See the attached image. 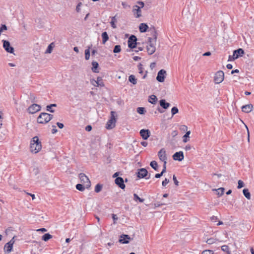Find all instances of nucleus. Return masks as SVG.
Masks as SVG:
<instances>
[{
	"label": "nucleus",
	"mask_w": 254,
	"mask_h": 254,
	"mask_svg": "<svg viewBox=\"0 0 254 254\" xmlns=\"http://www.w3.org/2000/svg\"><path fill=\"white\" fill-rule=\"evenodd\" d=\"M152 36L153 38L149 37L148 38L147 43L149 45L146 47L147 51L150 55L153 54L156 50L155 43L157 39V32L154 27L152 30Z\"/></svg>",
	"instance_id": "obj_1"
},
{
	"label": "nucleus",
	"mask_w": 254,
	"mask_h": 254,
	"mask_svg": "<svg viewBox=\"0 0 254 254\" xmlns=\"http://www.w3.org/2000/svg\"><path fill=\"white\" fill-rule=\"evenodd\" d=\"M42 148V144L38 136H35L32 138L30 141V150L34 153L39 152Z\"/></svg>",
	"instance_id": "obj_2"
},
{
	"label": "nucleus",
	"mask_w": 254,
	"mask_h": 254,
	"mask_svg": "<svg viewBox=\"0 0 254 254\" xmlns=\"http://www.w3.org/2000/svg\"><path fill=\"white\" fill-rule=\"evenodd\" d=\"M111 117L110 120L107 122L106 127L108 129H111L115 127V123L116 119L114 115L116 114L115 112L111 111Z\"/></svg>",
	"instance_id": "obj_3"
},
{
	"label": "nucleus",
	"mask_w": 254,
	"mask_h": 254,
	"mask_svg": "<svg viewBox=\"0 0 254 254\" xmlns=\"http://www.w3.org/2000/svg\"><path fill=\"white\" fill-rule=\"evenodd\" d=\"M136 41V37L135 35H131L128 39V47L130 49H132L136 48V46L139 44V43H137Z\"/></svg>",
	"instance_id": "obj_4"
},
{
	"label": "nucleus",
	"mask_w": 254,
	"mask_h": 254,
	"mask_svg": "<svg viewBox=\"0 0 254 254\" xmlns=\"http://www.w3.org/2000/svg\"><path fill=\"white\" fill-rule=\"evenodd\" d=\"M79 178L81 182L85 186L86 188L89 189L91 186V182L89 178L84 173L79 174Z\"/></svg>",
	"instance_id": "obj_5"
},
{
	"label": "nucleus",
	"mask_w": 254,
	"mask_h": 254,
	"mask_svg": "<svg viewBox=\"0 0 254 254\" xmlns=\"http://www.w3.org/2000/svg\"><path fill=\"white\" fill-rule=\"evenodd\" d=\"M137 177L139 179L144 178L149 179L150 178V174L148 176V171L145 168H141L138 170L136 173Z\"/></svg>",
	"instance_id": "obj_6"
},
{
	"label": "nucleus",
	"mask_w": 254,
	"mask_h": 254,
	"mask_svg": "<svg viewBox=\"0 0 254 254\" xmlns=\"http://www.w3.org/2000/svg\"><path fill=\"white\" fill-rule=\"evenodd\" d=\"M224 78V73L222 70L216 72L214 77V81L215 83L219 84L221 83Z\"/></svg>",
	"instance_id": "obj_7"
},
{
	"label": "nucleus",
	"mask_w": 254,
	"mask_h": 254,
	"mask_svg": "<svg viewBox=\"0 0 254 254\" xmlns=\"http://www.w3.org/2000/svg\"><path fill=\"white\" fill-rule=\"evenodd\" d=\"M49 114L47 113H41L37 118V122L39 124H45L49 122L48 117Z\"/></svg>",
	"instance_id": "obj_8"
},
{
	"label": "nucleus",
	"mask_w": 254,
	"mask_h": 254,
	"mask_svg": "<svg viewBox=\"0 0 254 254\" xmlns=\"http://www.w3.org/2000/svg\"><path fill=\"white\" fill-rule=\"evenodd\" d=\"M2 42L3 43V47L7 52L11 54L14 53V48L10 46V44L9 41L3 40Z\"/></svg>",
	"instance_id": "obj_9"
},
{
	"label": "nucleus",
	"mask_w": 254,
	"mask_h": 254,
	"mask_svg": "<svg viewBox=\"0 0 254 254\" xmlns=\"http://www.w3.org/2000/svg\"><path fill=\"white\" fill-rule=\"evenodd\" d=\"M40 105L37 104H33L27 109V111L29 114H33L41 110Z\"/></svg>",
	"instance_id": "obj_10"
},
{
	"label": "nucleus",
	"mask_w": 254,
	"mask_h": 254,
	"mask_svg": "<svg viewBox=\"0 0 254 254\" xmlns=\"http://www.w3.org/2000/svg\"><path fill=\"white\" fill-rule=\"evenodd\" d=\"M245 54L244 50L242 48H239L233 51L232 56L233 61L239 58L240 57H242Z\"/></svg>",
	"instance_id": "obj_11"
},
{
	"label": "nucleus",
	"mask_w": 254,
	"mask_h": 254,
	"mask_svg": "<svg viewBox=\"0 0 254 254\" xmlns=\"http://www.w3.org/2000/svg\"><path fill=\"white\" fill-rule=\"evenodd\" d=\"M166 73L164 69L160 70L157 74L156 80L160 82H163L165 79V74Z\"/></svg>",
	"instance_id": "obj_12"
},
{
	"label": "nucleus",
	"mask_w": 254,
	"mask_h": 254,
	"mask_svg": "<svg viewBox=\"0 0 254 254\" xmlns=\"http://www.w3.org/2000/svg\"><path fill=\"white\" fill-rule=\"evenodd\" d=\"M115 184L121 189H125L126 185L124 184V180L123 178L119 177H117L115 180Z\"/></svg>",
	"instance_id": "obj_13"
},
{
	"label": "nucleus",
	"mask_w": 254,
	"mask_h": 254,
	"mask_svg": "<svg viewBox=\"0 0 254 254\" xmlns=\"http://www.w3.org/2000/svg\"><path fill=\"white\" fill-rule=\"evenodd\" d=\"M184 158V153L180 151L175 153L173 155V159L176 161H182Z\"/></svg>",
	"instance_id": "obj_14"
},
{
	"label": "nucleus",
	"mask_w": 254,
	"mask_h": 254,
	"mask_svg": "<svg viewBox=\"0 0 254 254\" xmlns=\"http://www.w3.org/2000/svg\"><path fill=\"white\" fill-rule=\"evenodd\" d=\"M91 83L95 86L103 87L104 86L102 78L101 77H98L97 80L94 79L91 80Z\"/></svg>",
	"instance_id": "obj_15"
},
{
	"label": "nucleus",
	"mask_w": 254,
	"mask_h": 254,
	"mask_svg": "<svg viewBox=\"0 0 254 254\" xmlns=\"http://www.w3.org/2000/svg\"><path fill=\"white\" fill-rule=\"evenodd\" d=\"M140 136L144 140H146L150 135V131L148 129H142L139 132Z\"/></svg>",
	"instance_id": "obj_16"
},
{
	"label": "nucleus",
	"mask_w": 254,
	"mask_h": 254,
	"mask_svg": "<svg viewBox=\"0 0 254 254\" xmlns=\"http://www.w3.org/2000/svg\"><path fill=\"white\" fill-rule=\"evenodd\" d=\"M163 149H161L158 153L159 158L160 160L163 161L164 163L165 162H167V157L166 155V152L165 150L163 151Z\"/></svg>",
	"instance_id": "obj_17"
},
{
	"label": "nucleus",
	"mask_w": 254,
	"mask_h": 254,
	"mask_svg": "<svg viewBox=\"0 0 254 254\" xmlns=\"http://www.w3.org/2000/svg\"><path fill=\"white\" fill-rule=\"evenodd\" d=\"M130 237L128 235L123 234L121 236L120 239H119V242L122 244H128Z\"/></svg>",
	"instance_id": "obj_18"
},
{
	"label": "nucleus",
	"mask_w": 254,
	"mask_h": 254,
	"mask_svg": "<svg viewBox=\"0 0 254 254\" xmlns=\"http://www.w3.org/2000/svg\"><path fill=\"white\" fill-rule=\"evenodd\" d=\"M12 248H13V246L11 245V243H10V244L8 243H6L5 244V245L4 246V248H3L4 254H8L9 253H10L12 251Z\"/></svg>",
	"instance_id": "obj_19"
},
{
	"label": "nucleus",
	"mask_w": 254,
	"mask_h": 254,
	"mask_svg": "<svg viewBox=\"0 0 254 254\" xmlns=\"http://www.w3.org/2000/svg\"><path fill=\"white\" fill-rule=\"evenodd\" d=\"M253 107V106L251 104L246 105L242 106V110L245 113H249L252 111Z\"/></svg>",
	"instance_id": "obj_20"
},
{
	"label": "nucleus",
	"mask_w": 254,
	"mask_h": 254,
	"mask_svg": "<svg viewBox=\"0 0 254 254\" xmlns=\"http://www.w3.org/2000/svg\"><path fill=\"white\" fill-rule=\"evenodd\" d=\"M159 104L160 106L164 109H168L170 106V104L168 102H166L165 99L160 100L159 101Z\"/></svg>",
	"instance_id": "obj_21"
},
{
	"label": "nucleus",
	"mask_w": 254,
	"mask_h": 254,
	"mask_svg": "<svg viewBox=\"0 0 254 254\" xmlns=\"http://www.w3.org/2000/svg\"><path fill=\"white\" fill-rule=\"evenodd\" d=\"M148 28V26L147 25V24L144 23H141V24H140L139 26V31L141 33L145 32L147 31Z\"/></svg>",
	"instance_id": "obj_22"
},
{
	"label": "nucleus",
	"mask_w": 254,
	"mask_h": 254,
	"mask_svg": "<svg viewBox=\"0 0 254 254\" xmlns=\"http://www.w3.org/2000/svg\"><path fill=\"white\" fill-rule=\"evenodd\" d=\"M148 102L152 104H155L157 101V98L154 95H151L149 96Z\"/></svg>",
	"instance_id": "obj_23"
},
{
	"label": "nucleus",
	"mask_w": 254,
	"mask_h": 254,
	"mask_svg": "<svg viewBox=\"0 0 254 254\" xmlns=\"http://www.w3.org/2000/svg\"><path fill=\"white\" fill-rule=\"evenodd\" d=\"M92 70L94 72H99L98 70V68L99 67V64L97 62L93 61L92 63Z\"/></svg>",
	"instance_id": "obj_24"
},
{
	"label": "nucleus",
	"mask_w": 254,
	"mask_h": 254,
	"mask_svg": "<svg viewBox=\"0 0 254 254\" xmlns=\"http://www.w3.org/2000/svg\"><path fill=\"white\" fill-rule=\"evenodd\" d=\"M101 36L102 38V43L104 44L109 40V36L107 32H103L102 33Z\"/></svg>",
	"instance_id": "obj_25"
},
{
	"label": "nucleus",
	"mask_w": 254,
	"mask_h": 254,
	"mask_svg": "<svg viewBox=\"0 0 254 254\" xmlns=\"http://www.w3.org/2000/svg\"><path fill=\"white\" fill-rule=\"evenodd\" d=\"M128 81L133 85H135L137 83V79L135 78V76L132 74L129 76Z\"/></svg>",
	"instance_id": "obj_26"
},
{
	"label": "nucleus",
	"mask_w": 254,
	"mask_h": 254,
	"mask_svg": "<svg viewBox=\"0 0 254 254\" xmlns=\"http://www.w3.org/2000/svg\"><path fill=\"white\" fill-rule=\"evenodd\" d=\"M56 104H52L49 105H47L46 107V110L51 113H54L55 112L54 110L52 109V107H57Z\"/></svg>",
	"instance_id": "obj_27"
},
{
	"label": "nucleus",
	"mask_w": 254,
	"mask_h": 254,
	"mask_svg": "<svg viewBox=\"0 0 254 254\" xmlns=\"http://www.w3.org/2000/svg\"><path fill=\"white\" fill-rule=\"evenodd\" d=\"M55 45L53 42L51 43L47 47V49L45 52L46 54H50L52 53L53 48L54 47Z\"/></svg>",
	"instance_id": "obj_28"
},
{
	"label": "nucleus",
	"mask_w": 254,
	"mask_h": 254,
	"mask_svg": "<svg viewBox=\"0 0 254 254\" xmlns=\"http://www.w3.org/2000/svg\"><path fill=\"white\" fill-rule=\"evenodd\" d=\"M190 131H187L186 133V134L183 136V142H187L189 140L190 138Z\"/></svg>",
	"instance_id": "obj_29"
},
{
	"label": "nucleus",
	"mask_w": 254,
	"mask_h": 254,
	"mask_svg": "<svg viewBox=\"0 0 254 254\" xmlns=\"http://www.w3.org/2000/svg\"><path fill=\"white\" fill-rule=\"evenodd\" d=\"M243 194L248 199L251 198V194L248 189H244L243 190Z\"/></svg>",
	"instance_id": "obj_30"
},
{
	"label": "nucleus",
	"mask_w": 254,
	"mask_h": 254,
	"mask_svg": "<svg viewBox=\"0 0 254 254\" xmlns=\"http://www.w3.org/2000/svg\"><path fill=\"white\" fill-rule=\"evenodd\" d=\"M150 166L155 171H158V165L156 161H152L150 163Z\"/></svg>",
	"instance_id": "obj_31"
},
{
	"label": "nucleus",
	"mask_w": 254,
	"mask_h": 254,
	"mask_svg": "<svg viewBox=\"0 0 254 254\" xmlns=\"http://www.w3.org/2000/svg\"><path fill=\"white\" fill-rule=\"evenodd\" d=\"M111 18V21L110 22L111 26L113 28H116L117 27L116 25L115 24L116 22H117V19H116V15L114 16H112Z\"/></svg>",
	"instance_id": "obj_32"
},
{
	"label": "nucleus",
	"mask_w": 254,
	"mask_h": 254,
	"mask_svg": "<svg viewBox=\"0 0 254 254\" xmlns=\"http://www.w3.org/2000/svg\"><path fill=\"white\" fill-rule=\"evenodd\" d=\"M52 238V236L49 233L44 234L42 238V240L46 242Z\"/></svg>",
	"instance_id": "obj_33"
},
{
	"label": "nucleus",
	"mask_w": 254,
	"mask_h": 254,
	"mask_svg": "<svg viewBox=\"0 0 254 254\" xmlns=\"http://www.w3.org/2000/svg\"><path fill=\"white\" fill-rule=\"evenodd\" d=\"M103 184H97L95 187V191L96 193H99V192H100L103 188Z\"/></svg>",
	"instance_id": "obj_34"
},
{
	"label": "nucleus",
	"mask_w": 254,
	"mask_h": 254,
	"mask_svg": "<svg viewBox=\"0 0 254 254\" xmlns=\"http://www.w3.org/2000/svg\"><path fill=\"white\" fill-rule=\"evenodd\" d=\"M76 189L79 191H83L86 188L83 184H78L75 186Z\"/></svg>",
	"instance_id": "obj_35"
},
{
	"label": "nucleus",
	"mask_w": 254,
	"mask_h": 254,
	"mask_svg": "<svg viewBox=\"0 0 254 254\" xmlns=\"http://www.w3.org/2000/svg\"><path fill=\"white\" fill-rule=\"evenodd\" d=\"M135 6L136 7H137V9H133V11H134V13H136V17H139L140 16H141V10H140V8L138 6H137V5H135Z\"/></svg>",
	"instance_id": "obj_36"
},
{
	"label": "nucleus",
	"mask_w": 254,
	"mask_h": 254,
	"mask_svg": "<svg viewBox=\"0 0 254 254\" xmlns=\"http://www.w3.org/2000/svg\"><path fill=\"white\" fill-rule=\"evenodd\" d=\"M137 112L140 115H143L145 114L146 110L144 107H138L137 108Z\"/></svg>",
	"instance_id": "obj_37"
},
{
	"label": "nucleus",
	"mask_w": 254,
	"mask_h": 254,
	"mask_svg": "<svg viewBox=\"0 0 254 254\" xmlns=\"http://www.w3.org/2000/svg\"><path fill=\"white\" fill-rule=\"evenodd\" d=\"M133 199L135 201L138 200L140 202H143L144 199L139 197L136 193L133 194Z\"/></svg>",
	"instance_id": "obj_38"
},
{
	"label": "nucleus",
	"mask_w": 254,
	"mask_h": 254,
	"mask_svg": "<svg viewBox=\"0 0 254 254\" xmlns=\"http://www.w3.org/2000/svg\"><path fill=\"white\" fill-rule=\"evenodd\" d=\"M90 48L87 49L85 50V59L86 60H88L90 58Z\"/></svg>",
	"instance_id": "obj_39"
},
{
	"label": "nucleus",
	"mask_w": 254,
	"mask_h": 254,
	"mask_svg": "<svg viewBox=\"0 0 254 254\" xmlns=\"http://www.w3.org/2000/svg\"><path fill=\"white\" fill-rule=\"evenodd\" d=\"M121 51V48L120 45H116L114 47L113 52L114 53H118L120 52Z\"/></svg>",
	"instance_id": "obj_40"
},
{
	"label": "nucleus",
	"mask_w": 254,
	"mask_h": 254,
	"mask_svg": "<svg viewBox=\"0 0 254 254\" xmlns=\"http://www.w3.org/2000/svg\"><path fill=\"white\" fill-rule=\"evenodd\" d=\"M217 192L218 195L219 196L222 195L224 192V189L223 188H220L218 189L215 190Z\"/></svg>",
	"instance_id": "obj_41"
},
{
	"label": "nucleus",
	"mask_w": 254,
	"mask_h": 254,
	"mask_svg": "<svg viewBox=\"0 0 254 254\" xmlns=\"http://www.w3.org/2000/svg\"><path fill=\"white\" fill-rule=\"evenodd\" d=\"M179 112V110L177 107H174L171 109L172 116H173Z\"/></svg>",
	"instance_id": "obj_42"
},
{
	"label": "nucleus",
	"mask_w": 254,
	"mask_h": 254,
	"mask_svg": "<svg viewBox=\"0 0 254 254\" xmlns=\"http://www.w3.org/2000/svg\"><path fill=\"white\" fill-rule=\"evenodd\" d=\"M221 250L222 251L226 252L227 254L230 252L229 247L227 245H223L221 247Z\"/></svg>",
	"instance_id": "obj_43"
},
{
	"label": "nucleus",
	"mask_w": 254,
	"mask_h": 254,
	"mask_svg": "<svg viewBox=\"0 0 254 254\" xmlns=\"http://www.w3.org/2000/svg\"><path fill=\"white\" fill-rule=\"evenodd\" d=\"M29 98L33 103L37 102L36 98L33 94H30Z\"/></svg>",
	"instance_id": "obj_44"
},
{
	"label": "nucleus",
	"mask_w": 254,
	"mask_h": 254,
	"mask_svg": "<svg viewBox=\"0 0 254 254\" xmlns=\"http://www.w3.org/2000/svg\"><path fill=\"white\" fill-rule=\"evenodd\" d=\"M243 187H244V182L241 180H239L238 181V185L237 186V188L239 189L243 188Z\"/></svg>",
	"instance_id": "obj_45"
},
{
	"label": "nucleus",
	"mask_w": 254,
	"mask_h": 254,
	"mask_svg": "<svg viewBox=\"0 0 254 254\" xmlns=\"http://www.w3.org/2000/svg\"><path fill=\"white\" fill-rule=\"evenodd\" d=\"M214 254V253H213V251L208 250H204L201 253V254Z\"/></svg>",
	"instance_id": "obj_46"
},
{
	"label": "nucleus",
	"mask_w": 254,
	"mask_h": 254,
	"mask_svg": "<svg viewBox=\"0 0 254 254\" xmlns=\"http://www.w3.org/2000/svg\"><path fill=\"white\" fill-rule=\"evenodd\" d=\"M82 5V2H79L77 6H76V11L77 12H80V6Z\"/></svg>",
	"instance_id": "obj_47"
},
{
	"label": "nucleus",
	"mask_w": 254,
	"mask_h": 254,
	"mask_svg": "<svg viewBox=\"0 0 254 254\" xmlns=\"http://www.w3.org/2000/svg\"><path fill=\"white\" fill-rule=\"evenodd\" d=\"M142 66V65L140 63L138 65L139 73L141 74L143 73V68Z\"/></svg>",
	"instance_id": "obj_48"
},
{
	"label": "nucleus",
	"mask_w": 254,
	"mask_h": 254,
	"mask_svg": "<svg viewBox=\"0 0 254 254\" xmlns=\"http://www.w3.org/2000/svg\"><path fill=\"white\" fill-rule=\"evenodd\" d=\"M169 182V180L167 178L162 181V184L163 187H165Z\"/></svg>",
	"instance_id": "obj_49"
},
{
	"label": "nucleus",
	"mask_w": 254,
	"mask_h": 254,
	"mask_svg": "<svg viewBox=\"0 0 254 254\" xmlns=\"http://www.w3.org/2000/svg\"><path fill=\"white\" fill-rule=\"evenodd\" d=\"M173 181H174V183L175 185H176V186H178L179 185V182L178 181V180L177 179V178H176V177L175 176V175H174L173 176Z\"/></svg>",
	"instance_id": "obj_50"
},
{
	"label": "nucleus",
	"mask_w": 254,
	"mask_h": 254,
	"mask_svg": "<svg viewBox=\"0 0 254 254\" xmlns=\"http://www.w3.org/2000/svg\"><path fill=\"white\" fill-rule=\"evenodd\" d=\"M52 127H53V129H52L51 130V132L53 134H55L56 133V132H57L58 131V130L56 128V126L55 125H53L52 126Z\"/></svg>",
	"instance_id": "obj_51"
},
{
	"label": "nucleus",
	"mask_w": 254,
	"mask_h": 254,
	"mask_svg": "<svg viewBox=\"0 0 254 254\" xmlns=\"http://www.w3.org/2000/svg\"><path fill=\"white\" fill-rule=\"evenodd\" d=\"M166 163H167V162H165V163H164L163 164V168L162 169V171H161V173H162L163 174L166 172Z\"/></svg>",
	"instance_id": "obj_52"
},
{
	"label": "nucleus",
	"mask_w": 254,
	"mask_h": 254,
	"mask_svg": "<svg viewBox=\"0 0 254 254\" xmlns=\"http://www.w3.org/2000/svg\"><path fill=\"white\" fill-rule=\"evenodd\" d=\"M92 127L91 125H88L85 127V130L87 131H90L92 130Z\"/></svg>",
	"instance_id": "obj_53"
},
{
	"label": "nucleus",
	"mask_w": 254,
	"mask_h": 254,
	"mask_svg": "<svg viewBox=\"0 0 254 254\" xmlns=\"http://www.w3.org/2000/svg\"><path fill=\"white\" fill-rule=\"evenodd\" d=\"M206 243L208 244H212L214 243V239H207V240L206 241Z\"/></svg>",
	"instance_id": "obj_54"
},
{
	"label": "nucleus",
	"mask_w": 254,
	"mask_h": 254,
	"mask_svg": "<svg viewBox=\"0 0 254 254\" xmlns=\"http://www.w3.org/2000/svg\"><path fill=\"white\" fill-rule=\"evenodd\" d=\"M57 125L61 129L63 128L64 127V124L63 123H61L59 122L57 123Z\"/></svg>",
	"instance_id": "obj_55"
},
{
	"label": "nucleus",
	"mask_w": 254,
	"mask_h": 254,
	"mask_svg": "<svg viewBox=\"0 0 254 254\" xmlns=\"http://www.w3.org/2000/svg\"><path fill=\"white\" fill-rule=\"evenodd\" d=\"M112 218L114 220V223H116V221L118 220V218L116 214H112Z\"/></svg>",
	"instance_id": "obj_56"
},
{
	"label": "nucleus",
	"mask_w": 254,
	"mask_h": 254,
	"mask_svg": "<svg viewBox=\"0 0 254 254\" xmlns=\"http://www.w3.org/2000/svg\"><path fill=\"white\" fill-rule=\"evenodd\" d=\"M177 134H178V131L177 130H174L171 133V135H172V136L173 137H175Z\"/></svg>",
	"instance_id": "obj_57"
},
{
	"label": "nucleus",
	"mask_w": 254,
	"mask_h": 254,
	"mask_svg": "<svg viewBox=\"0 0 254 254\" xmlns=\"http://www.w3.org/2000/svg\"><path fill=\"white\" fill-rule=\"evenodd\" d=\"M163 174L161 173H158V174H155V178H160L161 176H162Z\"/></svg>",
	"instance_id": "obj_58"
},
{
	"label": "nucleus",
	"mask_w": 254,
	"mask_h": 254,
	"mask_svg": "<svg viewBox=\"0 0 254 254\" xmlns=\"http://www.w3.org/2000/svg\"><path fill=\"white\" fill-rule=\"evenodd\" d=\"M141 144L143 146H144V147H146V146H147V145H148V143H147V142H146V141H142V142H141Z\"/></svg>",
	"instance_id": "obj_59"
},
{
	"label": "nucleus",
	"mask_w": 254,
	"mask_h": 254,
	"mask_svg": "<svg viewBox=\"0 0 254 254\" xmlns=\"http://www.w3.org/2000/svg\"><path fill=\"white\" fill-rule=\"evenodd\" d=\"M133 59L135 61H137L138 60H140L141 59V58L138 56H134L133 57Z\"/></svg>",
	"instance_id": "obj_60"
},
{
	"label": "nucleus",
	"mask_w": 254,
	"mask_h": 254,
	"mask_svg": "<svg viewBox=\"0 0 254 254\" xmlns=\"http://www.w3.org/2000/svg\"><path fill=\"white\" fill-rule=\"evenodd\" d=\"M211 54L210 52H207L203 54V56H209Z\"/></svg>",
	"instance_id": "obj_61"
},
{
	"label": "nucleus",
	"mask_w": 254,
	"mask_h": 254,
	"mask_svg": "<svg viewBox=\"0 0 254 254\" xmlns=\"http://www.w3.org/2000/svg\"><path fill=\"white\" fill-rule=\"evenodd\" d=\"M226 67L228 69H231L233 68V65L230 64H227Z\"/></svg>",
	"instance_id": "obj_62"
},
{
	"label": "nucleus",
	"mask_w": 254,
	"mask_h": 254,
	"mask_svg": "<svg viewBox=\"0 0 254 254\" xmlns=\"http://www.w3.org/2000/svg\"><path fill=\"white\" fill-rule=\"evenodd\" d=\"M53 118V115L52 114H49V116L48 117V119L49 122Z\"/></svg>",
	"instance_id": "obj_63"
},
{
	"label": "nucleus",
	"mask_w": 254,
	"mask_h": 254,
	"mask_svg": "<svg viewBox=\"0 0 254 254\" xmlns=\"http://www.w3.org/2000/svg\"><path fill=\"white\" fill-rule=\"evenodd\" d=\"M191 149V146L190 145H187L185 147L186 150H190Z\"/></svg>",
	"instance_id": "obj_64"
}]
</instances>
